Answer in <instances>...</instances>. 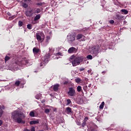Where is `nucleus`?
<instances>
[{"mask_svg":"<svg viewBox=\"0 0 131 131\" xmlns=\"http://www.w3.org/2000/svg\"><path fill=\"white\" fill-rule=\"evenodd\" d=\"M11 117L13 119L16 121L18 124H25L26 122L23 119H25V115L19 111H15L11 114Z\"/></svg>","mask_w":131,"mask_h":131,"instance_id":"1","label":"nucleus"},{"mask_svg":"<svg viewBox=\"0 0 131 131\" xmlns=\"http://www.w3.org/2000/svg\"><path fill=\"white\" fill-rule=\"evenodd\" d=\"M100 46L97 45L94 47H92L91 49V54L94 57H96L99 53V51L100 49Z\"/></svg>","mask_w":131,"mask_h":131,"instance_id":"2","label":"nucleus"},{"mask_svg":"<svg viewBox=\"0 0 131 131\" xmlns=\"http://www.w3.org/2000/svg\"><path fill=\"white\" fill-rule=\"evenodd\" d=\"M83 60L82 56H77L72 61L73 66L76 67L80 64Z\"/></svg>","mask_w":131,"mask_h":131,"instance_id":"3","label":"nucleus"},{"mask_svg":"<svg viewBox=\"0 0 131 131\" xmlns=\"http://www.w3.org/2000/svg\"><path fill=\"white\" fill-rule=\"evenodd\" d=\"M51 54L48 53L44 56V61L40 63V67L46 66V64L50 60Z\"/></svg>","mask_w":131,"mask_h":131,"instance_id":"4","label":"nucleus"},{"mask_svg":"<svg viewBox=\"0 0 131 131\" xmlns=\"http://www.w3.org/2000/svg\"><path fill=\"white\" fill-rule=\"evenodd\" d=\"M31 60L28 59H26V58H25V59H22L21 60H20V61H17V62H15V63L19 66H23V65H31L32 64L30 62Z\"/></svg>","mask_w":131,"mask_h":131,"instance_id":"5","label":"nucleus"},{"mask_svg":"<svg viewBox=\"0 0 131 131\" xmlns=\"http://www.w3.org/2000/svg\"><path fill=\"white\" fill-rule=\"evenodd\" d=\"M67 94L69 97H75L77 95V93L76 92L75 88L72 87L69 88V91H68Z\"/></svg>","mask_w":131,"mask_h":131,"instance_id":"6","label":"nucleus"},{"mask_svg":"<svg viewBox=\"0 0 131 131\" xmlns=\"http://www.w3.org/2000/svg\"><path fill=\"white\" fill-rule=\"evenodd\" d=\"M25 15L27 17H32V15H33V10L31 8H28L25 11Z\"/></svg>","mask_w":131,"mask_h":131,"instance_id":"7","label":"nucleus"},{"mask_svg":"<svg viewBox=\"0 0 131 131\" xmlns=\"http://www.w3.org/2000/svg\"><path fill=\"white\" fill-rule=\"evenodd\" d=\"M76 52H77V49L74 47L70 48L69 50H68V53H69V54H72L74 53H76Z\"/></svg>","mask_w":131,"mask_h":131,"instance_id":"8","label":"nucleus"},{"mask_svg":"<svg viewBox=\"0 0 131 131\" xmlns=\"http://www.w3.org/2000/svg\"><path fill=\"white\" fill-rule=\"evenodd\" d=\"M5 109H6V107L5 105H0V118L1 117H2L3 114L4 113L3 110H5Z\"/></svg>","mask_w":131,"mask_h":131,"instance_id":"9","label":"nucleus"},{"mask_svg":"<svg viewBox=\"0 0 131 131\" xmlns=\"http://www.w3.org/2000/svg\"><path fill=\"white\" fill-rule=\"evenodd\" d=\"M66 112L68 115H70L71 114H72L73 112L72 111V108L70 107H68L66 109Z\"/></svg>","mask_w":131,"mask_h":131,"instance_id":"10","label":"nucleus"},{"mask_svg":"<svg viewBox=\"0 0 131 131\" xmlns=\"http://www.w3.org/2000/svg\"><path fill=\"white\" fill-rule=\"evenodd\" d=\"M83 38V39L84 40L85 36L81 34H78V35H77L76 39L79 40Z\"/></svg>","mask_w":131,"mask_h":131,"instance_id":"11","label":"nucleus"},{"mask_svg":"<svg viewBox=\"0 0 131 131\" xmlns=\"http://www.w3.org/2000/svg\"><path fill=\"white\" fill-rule=\"evenodd\" d=\"M76 90H77V92H78V93L81 92L83 95L84 94V93H83V91H82L81 86L79 85V86H77Z\"/></svg>","mask_w":131,"mask_h":131,"instance_id":"12","label":"nucleus"},{"mask_svg":"<svg viewBox=\"0 0 131 131\" xmlns=\"http://www.w3.org/2000/svg\"><path fill=\"white\" fill-rule=\"evenodd\" d=\"M59 88V84H56L53 86V90L54 92H57Z\"/></svg>","mask_w":131,"mask_h":131,"instance_id":"13","label":"nucleus"},{"mask_svg":"<svg viewBox=\"0 0 131 131\" xmlns=\"http://www.w3.org/2000/svg\"><path fill=\"white\" fill-rule=\"evenodd\" d=\"M40 50L38 49L37 48H34L33 49V53L36 54H38L39 53Z\"/></svg>","mask_w":131,"mask_h":131,"instance_id":"14","label":"nucleus"},{"mask_svg":"<svg viewBox=\"0 0 131 131\" xmlns=\"http://www.w3.org/2000/svg\"><path fill=\"white\" fill-rule=\"evenodd\" d=\"M75 81L78 84L82 83L83 82V81L80 78H76L75 79Z\"/></svg>","mask_w":131,"mask_h":131,"instance_id":"15","label":"nucleus"},{"mask_svg":"<svg viewBox=\"0 0 131 131\" xmlns=\"http://www.w3.org/2000/svg\"><path fill=\"white\" fill-rule=\"evenodd\" d=\"M69 40L73 42L75 40V37L74 35H70L69 36Z\"/></svg>","mask_w":131,"mask_h":131,"instance_id":"16","label":"nucleus"},{"mask_svg":"<svg viewBox=\"0 0 131 131\" xmlns=\"http://www.w3.org/2000/svg\"><path fill=\"white\" fill-rule=\"evenodd\" d=\"M39 122L38 120H33L31 121H30L29 124L31 125H33V124H38Z\"/></svg>","mask_w":131,"mask_h":131,"instance_id":"17","label":"nucleus"},{"mask_svg":"<svg viewBox=\"0 0 131 131\" xmlns=\"http://www.w3.org/2000/svg\"><path fill=\"white\" fill-rule=\"evenodd\" d=\"M122 18H123V16L120 15V14H116V19L118 20H122Z\"/></svg>","mask_w":131,"mask_h":131,"instance_id":"18","label":"nucleus"},{"mask_svg":"<svg viewBox=\"0 0 131 131\" xmlns=\"http://www.w3.org/2000/svg\"><path fill=\"white\" fill-rule=\"evenodd\" d=\"M121 12H122V14L124 15H127L128 13V11L125 9L121 10Z\"/></svg>","mask_w":131,"mask_h":131,"instance_id":"19","label":"nucleus"},{"mask_svg":"<svg viewBox=\"0 0 131 131\" xmlns=\"http://www.w3.org/2000/svg\"><path fill=\"white\" fill-rule=\"evenodd\" d=\"M36 39H37V40L38 41H40L41 40V36L39 34H36Z\"/></svg>","mask_w":131,"mask_h":131,"instance_id":"20","label":"nucleus"},{"mask_svg":"<svg viewBox=\"0 0 131 131\" xmlns=\"http://www.w3.org/2000/svg\"><path fill=\"white\" fill-rule=\"evenodd\" d=\"M40 18V15L38 14L35 16L34 21H37V20H39Z\"/></svg>","mask_w":131,"mask_h":131,"instance_id":"21","label":"nucleus"},{"mask_svg":"<svg viewBox=\"0 0 131 131\" xmlns=\"http://www.w3.org/2000/svg\"><path fill=\"white\" fill-rule=\"evenodd\" d=\"M104 105H105V102L104 101L102 102L101 104L99 106V108L102 110L103 108Z\"/></svg>","mask_w":131,"mask_h":131,"instance_id":"22","label":"nucleus"},{"mask_svg":"<svg viewBox=\"0 0 131 131\" xmlns=\"http://www.w3.org/2000/svg\"><path fill=\"white\" fill-rule=\"evenodd\" d=\"M88 29L84 28V29L81 30V32L84 33L88 31Z\"/></svg>","mask_w":131,"mask_h":131,"instance_id":"23","label":"nucleus"},{"mask_svg":"<svg viewBox=\"0 0 131 131\" xmlns=\"http://www.w3.org/2000/svg\"><path fill=\"white\" fill-rule=\"evenodd\" d=\"M40 12H41V10H40V8H37L35 11V13L38 14V13H40Z\"/></svg>","mask_w":131,"mask_h":131,"instance_id":"24","label":"nucleus"},{"mask_svg":"<svg viewBox=\"0 0 131 131\" xmlns=\"http://www.w3.org/2000/svg\"><path fill=\"white\" fill-rule=\"evenodd\" d=\"M23 25V22L21 20L18 21V26L20 27H21Z\"/></svg>","mask_w":131,"mask_h":131,"instance_id":"25","label":"nucleus"},{"mask_svg":"<svg viewBox=\"0 0 131 131\" xmlns=\"http://www.w3.org/2000/svg\"><path fill=\"white\" fill-rule=\"evenodd\" d=\"M30 116L34 117H35V113L34 112H31L29 114Z\"/></svg>","mask_w":131,"mask_h":131,"instance_id":"26","label":"nucleus"},{"mask_svg":"<svg viewBox=\"0 0 131 131\" xmlns=\"http://www.w3.org/2000/svg\"><path fill=\"white\" fill-rule=\"evenodd\" d=\"M10 59V57H9L8 56L6 55L5 57V61H8Z\"/></svg>","mask_w":131,"mask_h":131,"instance_id":"27","label":"nucleus"},{"mask_svg":"<svg viewBox=\"0 0 131 131\" xmlns=\"http://www.w3.org/2000/svg\"><path fill=\"white\" fill-rule=\"evenodd\" d=\"M32 26L31 24H28V25H27V28H28L29 30H31L32 29Z\"/></svg>","mask_w":131,"mask_h":131,"instance_id":"28","label":"nucleus"},{"mask_svg":"<svg viewBox=\"0 0 131 131\" xmlns=\"http://www.w3.org/2000/svg\"><path fill=\"white\" fill-rule=\"evenodd\" d=\"M16 17V15H13L11 17H10L9 18H8V19L10 20H13V19H14Z\"/></svg>","mask_w":131,"mask_h":131,"instance_id":"29","label":"nucleus"},{"mask_svg":"<svg viewBox=\"0 0 131 131\" xmlns=\"http://www.w3.org/2000/svg\"><path fill=\"white\" fill-rule=\"evenodd\" d=\"M87 59H93V56H92L91 55H88L86 57Z\"/></svg>","mask_w":131,"mask_h":131,"instance_id":"30","label":"nucleus"},{"mask_svg":"<svg viewBox=\"0 0 131 131\" xmlns=\"http://www.w3.org/2000/svg\"><path fill=\"white\" fill-rule=\"evenodd\" d=\"M15 85L16 86H19V85H20V81H16L15 83Z\"/></svg>","mask_w":131,"mask_h":131,"instance_id":"31","label":"nucleus"},{"mask_svg":"<svg viewBox=\"0 0 131 131\" xmlns=\"http://www.w3.org/2000/svg\"><path fill=\"white\" fill-rule=\"evenodd\" d=\"M83 90H84V91L86 92L87 90H88V86L87 85H85L84 86H83Z\"/></svg>","mask_w":131,"mask_h":131,"instance_id":"32","label":"nucleus"},{"mask_svg":"<svg viewBox=\"0 0 131 131\" xmlns=\"http://www.w3.org/2000/svg\"><path fill=\"white\" fill-rule=\"evenodd\" d=\"M67 105H69L70 104H71L72 103V101L71 100V99H67Z\"/></svg>","mask_w":131,"mask_h":131,"instance_id":"33","label":"nucleus"},{"mask_svg":"<svg viewBox=\"0 0 131 131\" xmlns=\"http://www.w3.org/2000/svg\"><path fill=\"white\" fill-rule=\"evenodd\" d=\"M43 5L42 3L39 2L36 4V5L38 6H42Z\"/></svg>","mask_w":131,"mask_h":131,"instance_id":"34","label":"nucleus"},{"mask_svg":"<svg viewBox=\"0 0 131 131\" xmlns=\"http://www.w3.org/2000/svg\"><path fill=\"white\" fill-rule=\"evenodd\" d=\"M35 98L37 100H39L40 98V94H39V95H36Z\"/></svg>","mask_w":131,"mask_h":131,"instance_id":"35","label":"nucleus"},{"mask_svg":"<svg viewBox=\"0 0 131 131\" xmlns=\"http://www.w3.org/2000/svg\"><path fill=\"white\" fill-rule=\"evenodd\" d=\"M23 7L24 8H27L28 7V5L27 4H26V3H24L23 4Z\"/></svg>","mask_w":131,"mask_h":131,"instance_id":"36","label":"nucleus"},{"mask_svg":"<svg viewBox=\"0 0 131 131\" xmlns=\"http://www.w3.org/2000/svg\"><path fill=\"white\" fill-rule=\"evenodd\" d=\"M45 113H46V114H49V113H50V110L47 108V109L45 110Z\"/></svg>","mask_w":131,"mask_h":131,"instance_id":"37","label":"nucleus"},{"mask_svg":"<svg viewBox=\"0 0 131 131\" xmlns=\"http://www.w3.org/2000/svg\"><path fill=\"white\" fill-rule=\"evenodd\" d=\"M75 58L76 57H75L74 55H72V56L70 57V59L71 60H74V59H75Z\"/></svg>","mask_w":131,"mask_h":131,"instance_id":"38","label":"nucleus"},{"mask_svg":"<svg viewBox=\"0 0 131 131\" xmlns=\"http://www.w3.org/2000/svg\"><path fill=\"white\" fill-rule=\"evenodd\" d=\"M88 131H96V129H95V128H92V129L89 128L88 129Z\"/></svg>","mask_w":131,"mask_h":131,"instance_id":"39","label":"nucleus"},{"mask_svg":"<svg viewBox=\"0 0 131 131\" xmlns=\"http://www.w3.org/2000/svg\"><path fill=\"white\" fill-rule=\"evenodd\" d=\"M86 124V122L84 121V122H83L82 124V126L84 127Z\"/></svg>","mask_w":131,"mask_h":131,"instance_id":"40","label":"nucleus"},{"mask_svg":"<svg viewBox=\"0 0 131 131\" xmlns=\"http://www.w3.org/2000/svg\"><path fill=\"white\" fill-rule=\"evenodd\" d=\"M89 119V118L88 117H85V118H84V122H86Z\"/></svg>","mask_w":131,"mask_h":131,"instance_id":"41","label":"nucleus"},{"mask_svg":"<svg viewBox=\"0 0 131 131\" xmlns=\"http://www.w3.org/2000/svg\"><path fill=\"white\" fill-rule=\"evenodd\" d=\"M84 69H85L84 68H80L79 71H80V72H82V71H84Z\"/></svg>","mask_w":131,"mask_h":131,"instance_id":"42","label":"nucleus"},{"mask_svg":"<svg viewBox=\"0 0 131 131\" xmlns=\"http://www.w3.org/2000/svg\"><path fill=\"white\" fill-rule=\"evenodd\" d=\"M114 23H115V21L113 20H110V23L111 24H114Z\"/></svg>","mask_w":131,"mask_h":131,"instance_id":"43","label":"nucleus"},{"mask_svg":"<svg viewBox=\"0 0 131 131\" xmlns=\"http://www.w3.org/2000/svg\"><path fill=\"white\" fill-rule=\"evenodd\" d=\"M31 131H35V127L33 126L32 127H31Z\"/></svg>","mask_w":131,"mask_h":131,"instance_id":"44","label":"nucleus"},{"mask_svg":"<svg viewBox=\"0 0 131 131\" xmlns=\"http://www.w3.org/2000/svg\"><path fill=\"white\" fill-rule=\"evenodd\" d=\"M89 80V79L88 78H84V81H88Z\"/></svg>","mask_w":131,"mask_h":131,"instance_id":"45","label":"nucleus"},{"mask_svg":"<svg viewBox=\"0 0 131 131\" xmlns=\"http://www.w3.org/2000/svg\"><path fill=\"white\" fill-rule=\"evenodd\" d=\"M53 111L55 112V113H56L57 112V109L56 108H53Z\"/></svg>","mask_w":131,"mask_h":131,"instance_id":"46","label":"nucleus"},{"mask_svg":"<svg viewBox=\"0 0 131 131\" xmlns=\"http://www.w3.org/2000/svg\"><path fill=\"white\" fill-rule=\"evenodd\" d=\"M68 82L66 81L64 82L63 84L64 85H67V84H68Z\"/></svg>","mask_w":131,"mask_h":131,"instance_id":"47","label":"nucleus"},{"mask_svg":"<svg viewBox=\"0 0 131 131\" xmlns=\"http://www.w3.org/2000/svg\"><path fill=\"white\" fill-rule=\"evenodd\" d=\"M7 15L8 16H11V13L10 12H7Z\"/></svg>","mask_w":131,"mask_h":131,"instance_id":"48","label":"nucleus"},{"mask_svg":"<svg viewBox=\"0 0 131 131\" xmlns=\"http://www.w3.org/2000/svg\"><path fill=\"white\" fill-rule=\"evenodd\" d=\"M57 55H59V56H61V55H62V53H60V52H58V53H57Z\"/></svg>","mask_w":131,"mask_h":131,"instance_id":"49","label":"nucleus"},{"mask_svg":"<svg viewBox=\"0 0 131 131\" xmlns=\"http://www.w3.org/2000/svg\"><path fill=\"white\" fill-rule=\"evenodd\" d=\"M24 2H31L32 0H23Z\"/></svg>","mask_w":131,"mask_h":131,"instance_id":"50","label":"nucleus"},{"mask_svg":"<svg viewBox=\"0 0 131 131\" xmlns=\"http://www.w3.org/2000/svg\"><path fill=\"white\" fill-rule=\"evenodd\" d=\"M3 124V121L2 120H0V126H1Z\"/></svg>","mask_w":131,"mask_h":131,"instance_id":"51","label":"nucleus"},{"mask_svg":"<svg viewBox=\"0 0 131 131\" xmlns=\"http://www.w3.org/2000/svg\"><path fill=\"white\" fill-rule=\"evenodd\" d=\"M106 73V71H104L103 72H102V74H105Z\"/></svg>","mask_w":131,"mask_h":131,"instance_id":"52","label":"nucleus"},{"mask_svg":"<svg viewBox=\"0 0 131 131\" xmlns=\"http://www.w3.org/2000/svg\"><path fill=\"white\" fill-rule=\"evenodd\" d=\"M91 71H92V70H91V69H90V70H89L88 71V72L89 73H90L91 72Z\"/></svg>","mask_w":131,"mask_h":131,"instance_id":"53","label":"nucleus"},{"mask_svg":"<svg viewBox=\"0 0 131 131\" xmlns=\"http://www.w3.org/2000/svg\"><path fill=\"white\" fill-rule=\"evenodd\" d=\"M47 39H48V40H49V39H50V37L49 36H48L47 37Z\"/></svg>","mask_w":131,"mask_h":131,"instance_id":"54","label":"nucleus"},{"mask_svg":"<svg viewBox=\"0 0 131 131\" xmlns=\"http://www.w3.org/2000/svg\"><path fill=\"white\" fill-rule=\"evenodd\" d=\"M91 83L89 84L88 85V88H91Z\"/></svg>","mask_w":131,"mask_h":131,"instance_id":"55","label":"nucleus"},{"mask_svg":"<svg viewBox=\"0 0 131 131\" xmlns=\"http://www.w3.org/2000/svg\"><path fill=\"white\" fill-rule=\"evenodd\" d=\"M25 131H30V130H29V129H26L25 130Z\"/></svg>","mask_w":131,"mask_h":131,"instance_id":"56","label":"nucleus"},{"mask_svg":"<svg viewBox=\"0 0 131 131\" xmlns=\"http://www.w3.org/2000/svg\"><path fill=\"white\" fill-rule=\"evenodd\" d=\"M38 131H43V130H38Z\"/></svg>","mask_w":131,"mask_h":131,"instance_id":"57","label":"nucleus"}]
</instances>
